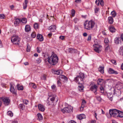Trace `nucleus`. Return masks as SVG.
I'll return each instance as SVG.
<instances>
[{"label":"nucleus","mask_w":123,"mask_h":123,"mask_svg":"<svg viewBox=\"0 0 123 123\" xmlns=\"http://www.w3.org/2000/svg\"><path fill=\"white\" fill-rule=\"evenodd\" d=\"M58 59L57 55L54 54L48 58V61L51 65H54L58 62Z\"/></svg>","instance_id":"f257e3e1"},{"label":"nucleus","mask_w":123,"mask_h":123,"mask_svg":"<svg viewBox=\"0 0 123 123\" xmlns=\"http://www.w3.org/2000/svg\"><path fill=\"white\" fill-rule=\"evenodd\" d=\"M49 97L48 98L46 102L47 104L49 105H55L58 101L57 99H55L56 97L51 95H49Z\"/></svg>","instance_id":"f03ea898"},{"label":"nucleus","mask_w":123,"mask_h":123,"mask_svg":"<svg viewBox=\"0 0 123 123\" xmlns=\"http://www.w3.org/2000/svg\"><path fill=\"white\" fill-rule=\"evenodd\" d=\"M85 78V75L84 73H80L79 75L77 76L75 78L74 80L76 83L78 84L83 85L84 83V79Z\"/></svg>","instance_id":"7ed1b4c3"},{"label":"nucleus","mask_w":123,"mask_h":123,"mask_svg":"<svg viewBox=\"0 0 123 123\" xmlns=\"http://www.w3.org/2000/svg\"><path fill=\"white\" fill-rule=\"evenodd\" d=\"M20 39L19 37L16 35H13L11 37V41L12 42L16 45H18L20 43Z\"/></svg>","instance_id":"20e7f679"},{"label":"nucleus","mask_w":123,"mask_h":123,"mask_svg":"<svg viewBox=\"0 0 123 123\" xmlns=\"http://www.w3.org/2000/svg\"><path fill=\"white\" fill-rule=\"evenodd\" d=\"M73 107L70 105H68L67 107H64L61 109V111L63 113H72L73 112Z\"/></svg>","instance_id":"39448f33"},{"label":"nucleus","mask_w":123,"mask_h":123,"mask_svg":"<svg viewBox=\"0 0 123 123\" xmlns=\"http://www.w3.org/2000/svg\"><path fill=\"white\" fill-rule=\"evenodd\" d=\"M118 110L116 109H110L109 110V113L112 117H117L118 114Z\"/></svg>","instance_id":"423d86ee"},{"label":"nucleus","mask_w":123,"mask_h":123,"mask_svg":"<svg viewBox=\"0 0 123 123\" xmlns=\"http://www.w3.org/2000/svg\"><path fill=\"white\" fill-rule=\"evenodd\" d=\"M98 87L95 84H94L91 86L90 87V89L92 91L94 92V93L96 95L97 93V92Z\"/></svg>","instance_id":"0eeeda50"},{"label":"nucleus","mask_w":123,"mask_h":123,"mask_svg":"<svg viewBox=\"0 0 123 123\" xmlns=\"http://www.w3.org/2000/svg\"><path fill=\"white\" fill-rule=\"evenodd\" d=\"M93 46L94 48V50L96 52L99 53L101 51L100 50V49L101 47V45L97 44L93 45Z\"/></svg>","instance_id":"6e6552de"},{"label":"nucleus","mask_w":123,"mask_h":123,"mask_svg":"<svg viewBox=\"0 0 123 123\" xmlns=\"http://www.w3.org/2000/svg\"><path fill=\"white\" fill-rule=\"evenodd\" d=\"M89 26H90V30H91L94 26L95 23L94 21L92 20L89 21L88 22Z\"/></svg>","instance_id":"1a4fd4ad"},{"label":"nucleus","mask_w":123,"mask_h":123,"mask_svg":"<svg viewBox=\"0 0 123 123\" xmlns=\"http://www.w3.org/2000/svg\"><path fill=\"white\" fill-rule=\"evenodd\" d=\"M118 90H120L123 88V84L120 82H118L116 85Z\"/></svg>","instance_id":"9d476101"},{"label":"nucleus","mask_w":123,"mask_h":123,"mask_svg":"<svg viewBox=\"0 0 123 123\" xmlns=\"http://www.w3.org/2000/svg\"><path fill=\"white\" fill-rule=\"evenodd\" d=\"M1 99L5 105H7L10 103V100L6 98H1Z\"/></svg>","instance_id":"9b49d317"},{"label":"nucleus","mask_w":123,"mask_h":123,"mask_svg":"<svg viewBox=\"0 0 123 123\" xmlns=\"http://www.w3.org/2000/svg\"><path fill=\"white\" fill-rule=\"evenodd\" d=\"M66 50L67 51L70 53H76L77 51V50L72 48H68Z\"/></svg>","instance_id":"f8f14e48"},{"label":"nucleus","mask_w":123,"mask_h":123,"mask_svg":"<svg viewBox=\"0 0 123 123\" xmlns=\"http://www.w3.org/2000/svg\"><path fill=\"white\" fill-rule=\"evenodd\" d=\"M39 110L42 112H43L45 110L44 106L41 104H39L38 105Z\"/></svg>","instance_id":"ddd939ff"},{"label":"nucleus","mask_w":123,"mask_h":123,"mask_svg":"<svg viewBox=\"0 0 123 123\" xmlns=\"http://www.w3.org/2000/svg\"><path fill=\"white\" fill-rule=\"evenodd\" d=\"M10 92L13 94H16V91L15 89H14V87L11 85L10 88Z\"/></svg>","instance_id":"4468645a"},{"label":"nucleus","mask_w":123,"mask_h":123,"mask_svg":"<svg viewBox=\"0 0 123 123\" xmlns=\"http://www.w3.org/2000/svg\"><path fill=\"white\" fill-rule=\"evenodd\" d=\"M108 71L110 74H118V73L116 71L114 70L113 69L111 68H109Z\"/></svg>","instance_id":"2eb2a0df"},{"label":"nucleus","mask_w":123,"mask_h":123,"mask_svg":"<svg viewBox=\"0 0 123 123\" xmlns=\"http://www.w3.org/2000/svg\"><path fill=\"white\" fill-rule=\"evenodd\" d=\"M87 21L84 23V27L85 29L87 30H90V26H89L88 23H87Z\"/></svg>","instance_id":"dca6fc26"},{"label":"nucleus","mask_w":123,"mask_h":123,"mask_svg":"<svg viewBox=\"0 0 123 123\" xmlns=\"http://www.w3.org/2000/svg\"><path fill=\"white\" fill-rule=\"evenodd\" d=\"M48 29L50 30V31L54 32L56 30L55 26L54 25H52L49 27Z\"/></svg>","instance_id":"f3484780"},{"label":"nucleus","mask_w":123,"mask_h":123,"mask_svg":"<svg viewBox=\"0 0 123 123\" xmlns=\"http://www.w3.org/2000/svg\"><path fill=\"white\" fill-rule=\"evenodd\" d=\"M109 30L112 33H114L115 32L116 29L113 26H110L109 27Z\"/></svg>","instance_id":"a211bd4d"},{"label":"nucleus","mask_w":123,"mask_h":123,"mask_svg":"<svg viewBox=\"0 0 123 123\" xmlns=\"http://www.w3.org/2000/svg\"><path fill=\"white\" fill-rule=\"evenodd\" d=\"M20 22L21 19L20 18H16L14 22V24L15 25H18Z\"/></svg>","instance_id":"6ab92c4d"},{"label":"nucleus","mask_w":123,"mask_h":123,"mask_svg":"<svg viewBox=\"0 0 123 123\" xmlns=\"http://www.w3.org/2000/svg\"><path fill=\"white\" fill-rule=\"evenodd\" d=\"M37 38L39 39L40 41H42L43 40V36L39 34H38L37 36Z\"/></svg>","instance_id":"aec40b11"},{"label":"nucleus","mask_w":123,"mask_h":123,"mask_svg":"<svg viewBox=\"0 0 123 123\" xmlns=\"http://www.w3.org/2000/svg\"><path fill=\"white\" fill-rule=\"evenodd\" d=\"M104 82V80L102 79H98L97 81L98 84L100 85H102Z\"/></svg>","instance_id":"412c9836"},{"label":"nucleus","mask_w":123,"mask_h":123,"mask_svg":"<svg viewBox=\"0 0 123 123\" xmlns=\"http://www.w3.org/2000/svg\"><path fill=\"white\" fill-rule=\"evenodd\" d=\"M117 117H123V112L119 111H118V114L117 115Z\"/></svg>","instance_id":"4be33fe9"},{"label":"nucleus","mask_w":123,"mask_h":123,"mask_svg":"<svg viewBox=\"0 0 123 123\" xmlns=\"http://www.w3.org/2000/svg\"><path fill=\"white\" fill-rule=\"evenodd\" d=\"M28 0H25L24 3H23V9H25L27 6Z\"/></svg>","instance_id":"5701e85b"},{"label":"nucleus","mask_w":123,"mask_h":123,"mask_svg":"<svg viewBox=\"0 0 123 123\" xmlns=\"http://www.w3.org/2000/svg\"><path fill=\"white\" fill-rule=\"evenodd\" d=\"M78 117L79 119L81 120L85 118L86 116L85 114H81L79 115Z\"/></svg>","instance_id":"b1692460"},{"label":"nucleus","mask_w":123,"mask_h":123,"mask_svg":"<svg viewBox=\"0 0 123 123\" xmlns=\"http://www.w3.org/2000/svg\"><path fill=\"white\" fill-rule=\"evenodd\" d=\"M99 71L102 74H103L104 73V67L100 66L98 68Z\"/></svg>","instance_id":"393cba45"},{"label":"nucleus","mask_w":123,"mask_h":123,"mask_svg":"<svg viewBox=\"0 0 123 123\" xmlns=\"http://www.w3.org/2000/svg\"><path fill=\"white\" fill-rule=\"evenodd\" d=\"M62 71L61 70H58L54 71V74L57 75H60L62 74Z\"/></svg>","instance_id":"a878e982"},{"label":"nucleus","mask_w":123,"mask_h":123,"mask_svg":"<svg viewBox=\"0 0 123 123\" xmlns=\"http://www.w3.org/2000/svg\"><path fill=\"white\" fill-rule=\"evenodd\" d=\"M108 22L110 24H112L113 22V19L111 17H109L108 18Z\"/></svg>","instance_id":"bb28decb"},{"label":"nucleus","mask_w":123,"mask_h":123,"mask_svg":"<svg viewBox=\"0 0 123 123\" xmlns=\"http://www.w3.org/2000/svg\"><path fill=\"white\" fill-rule=\"evenodd\" d=\"M29 86L31 87H32L34 89H35L37 87L36 85L34 83L30 82L29 83Z\"/></svg>","instance_id":"cd10ccee"},{"label":"nucleus","mask_w":123,"mask_h":123,"mask_svg":"<svg viewBox=\"0 0 123 123\" xmlns=\"http://www.w3.org/2000/svg\"><path fill=\"white\" fill-rule=\"evenodd\" d=\"M37 116L38 117V119L39 121L42 120L43 117L41 114L39 113H38L37 114Z\"/></svg>","instance_id":"c85d7f7f"},{"label":"nucleus","mask_w":123,"mask_h":123,"mask_svg":"<svg viewBox=\"0 0 123 123\" xmlns=\"http://www.w3.org/2000/svg\"><path fill=\"white\" fill-rule=\"evenodd\" d=\"M25 30L26 32H28L31 30V28L30 26L29 25H26L25 27Z\"/></svg>","instance_id":"c756f323"},{"label":"nucleus","mask_w":123,"mask_h":123,"mask_svg":"<svg viewBox=\"0 0 123 123\" xmlns=\"http://www.w3.org/2000/svg\"><path fill=\"white\" fill-rule=\"evenodd\" d=\"M120 37H116L115 38L114 40V43L116 44H118L119 43L120 41Z\"/></svg>","instance_id":"7c9ffc66"},{"label":"nucleus","mask_w":123,"mask_h":123,"mask_svg":"<svg viewBox=\"0 0 123 123\" xmlns=\"http://www.w3.org/2000/svg\"><path fill=\"white\" fill-rule=\"evenodd\" d=\"M59 78H60L66 80H68V78L67 77L63 75H60L59 76Z\"/></svg>","instance_id":"2f4dec72"},{"label":"nucleus","mask_w":123,"mask_h":123,"mask_svg":"<svg viewBox=\"0 0 123 123\" xmlns=\"http://www.w3.org/2000/svg\"><path fill=\"white\" fill-rule=\"evenodd\" d=\"M27 19L25 18H23L21 20V22L23 23L26 24L27 23Z\"/></svg>","instance_id":"473e14b6"},{"label":"nucleus","mask_w":123,"mask_h":123,"mask_svg":"<svg viewBox=\"0 0 123 123\" xmlns=\"http://www.w3.org/2000/svg\"><path fill=\"white\" fill-rule=\"evenodd\" d=\"M78 87V89L80 91H82L84 89V86L82 85H81L79 86Z\"/></svg>","instance_id":"72a5a7b5"},{"label":"nucleus","mask_w":123,"mask_h":123,"mask_svg":"<svg viewBox=\"0 0 123 123\" xmlns=\"http://www.w3.org/2000/svg\"><path fill=\"white\" fill-rule=\"evenodd\" d=\"M19 107L21 109L23 110L25 108V106L23 104H20L19 105Z\"/></svg>","instance_id":"f704fd0d"},{"label":"nucleus","mask_w":123,"mask_h":123,"mask_svg":"<svg viewBox=\"0 0 123 123\" xmlns=\"http://www.w3.org/2000/svg\"><path fill=\"white\" fill-rule=\"evenodd\" d=\"M111 14L113 17H115L117 13L114 11H113L111 12Z\"/></svg>","instance_id":"c9c22d12"},{"label":"nucleus","mask_w":123,"mask_h":123,"mask_svg":"<svg viewBox=\"0 0 123 123\" xmlns=\"http://www.w3.org/2000/svg\"><path fill=\"white\" fill-rule=\"evenodd\" d=\"M120 54L123 55V47H122L120 48L119 50Z\"/></svg>","instance_id":"e433bc0d"},{"label":"nucleus","mask_w":123,"mask_h":123,"mask_svg":"<svg viewBox=\"0 0 123 123\" xmlns=\"http://www.w3.org/2000/svg\"><path fill=\"white\" fill-rule=\"evenodd\" d=\"M51 88L54 91H56V86L55 85H52L51 86Z\"/></svg>","instance_id":"4c0bfd02"},{"label":"nucleus","mask_w":123,"mask_h":123,"mask_svg":"<svg viewBox=\"0 0 123 123\" xmlns=\"http://www.w3.org/2000/svg\"><path fill=\"white\" fill-rule=\"evenodd\" d=\"M7 114L8 115L10 116H12L13 115V114L12 111H8L7 113Z\"/></svg>","instance_id":"58836bf2"},{"label":"nucleus","mask_w":123,"mask_h":123,"mask_svg":"<svg viewBox=\"0 0 123 123\" xmlns=\"http://www.w3.org/2000/svg\"><path fill=\"white\" fill-rule=\"evenodd\" d=\"M31 47L28 44L27 45L26 51L27 52H29L30 51Z\"/></svg>","instance_id":"ea45409f"},{"label":"nucleus","mask_w":123,"mask_h":123,"mask_svg":"<svg viewBox=\"0 0 123 123\" xmlns=\"http://www.w3.org/2000/svg\"><path fill=\"white\" fill-rule=\"evenodd\" d=\"M18 90H22L23 89V87L22 86H20L18 87Z\"/></svg>","instance_id":"a19ab883"},{"label":"nucleus","mask_w":123,"mask_h":123,"mask_svg":"<svg viewBox=\"0 0 123 123\" xmlns=\"http://www.w3.org/2000/svg\"><path fill=\"white\" fill-rule=\"evenodd\" d=\"M46 75L44 74L41 77V78L42 80H45L46 79Z\"/></svg>","instance_id":"79ce46f5"},{"label":"nucleus","mask_w":123,"mask_h":123,"mask_svg":"<svg viewBox=\"0 0 123 123\" xmlns=\"http://www.w3.org/2000/svg\"><path fill=\"white\" fill-rule=\"evenodd\" d=\"M23 102L25 105H27L28 104L29 101L28 100L25 99L23 100Z\"/></svg>","instance_id":"37998d69"},{"label":"nucleus","mask_w":123,"mask_h":123,"mask_svg":"<svg viewBox=\"0 0 123 123\" xmlns=\"http://www.w3.org/2000/svg\"><path fill=\"white\" fill-rule=\"evenodd\" d=\"M36 62L37 63H39L41 61V60L40 58H38L36 60Z\"/></svg>","instance_id":"c03bdc74"},{"label":"nucleus","mask_w":123,"mask_h":123,"mask_svg":"<svg viewBox=\"0 0 123 123\" xmlns=\"http://www.w3.org/2000/svg\"><path fill=\"white\" fill-rule=\"evenodd\" d=\"M75 11L74 10L72 9L71 11V13L73 17L74 16L75 14Z\"/></svg>","instance_id":"a18cd8bd"},{"label":"nucleus","mask_w":123,"mask_h":123,"mask_svg":"<svg viewBox=\"0 0 123 123\" xmlns=\"http://www.w3.org/2000/svg\"><path fill=\"white\" fill-rule=\"evenodd\" d=\"M100 89L101 91V92L102 93H104V91L103 87L102 86H101L100 87Z\"/></svg>","instance_id":"49530a36"},{"label":"nucleus","mask_w":123,"mask_h":123,"mask_svg":"<svg viewBox=\"0 0 123 123\" xmlns=\"http://www.w3.org/2000/svg\"><path fill=\"white\" fill-rule=\"evenodd\" d=\"M96 99L97 100L99 101H100L102 99L100 97V96L97 97Z\"/></svg>","instance_id":"de8ad7c7"},{"label":"nucleus","mask_w":123,"mask_h":123,"mask_svg":"<svg viewBox=\"0 0 123 123\" xmlns=\"http://www.w3.org/2000/svg\"><path fill=\"white\" fill-rule=\"evenodd\" d=\"M5 18V16L3 14H0V18L1 19H4Z\"/></svg>","instance_id":"09e8293b"},{"label":"nucleus","mask_w":123,"mask_h":123,"mask_svg":"<svg viewBox=\"0 0 123 123\" xmlns=\"http://www.w3.org/2000/svg\"><path fill=\"white\" fill-rule=\"evenodd\" d=\"M109 41L108 40V39L107 38H105L104 40V42L106 44H107Z\"/></svg>","instance_id":"8fccbe9b"},{"label":"nucleus","mask_w":123,"mask_h":123,"mask_svg":"<svg viewBox=\"0 0 123 123\" xmlns=\"http://www.w3.org/2000/svg\"><path fill=\"white\" fill-rule=\"evenodd\" d=\"M34 28L35 29H37L38 28V25L37 24L35 23L34 24Z\"/></svg>","instance_id":"3c124183"},{"label":"nucleus","mask_w":123,"mask_h":123,"mask_svg":"<svg viewBox=\"0 0 123 123\" xmlns=\"http://www.w3.org/2000/svg\"><path fill=\"white\" fill-rule=\"evenodd\" d=\"M99 8H96L94 9L95 12V13H97L98 11Z\"/></svg>","instance_id":"603ef678"},{"label":"nucleus","mask_w":123,"mask_h":123,"mask_svg":"<svg viewBox=\"0 0 123 123\" xmlns=\"http://www.w3.org/2000/svg\"><path fill=\"white\" fill-rule=\"evenodd\" d=\"M37 52L38 53H40V52L41 51V49L38 47H37Z\"/></svg>","instance_id":"864d4df0"},{"label":"nucleus","mask_w":123,"mask_h":123,"mask_svg":"<svg viewBox=\"0 0 123 123\" xmlns=\"http://www.w3.org/2000/svg\"><path fill=\"white\" fill-rule=\"evenodd\" d=\"M91 35H88V38L87 39V40L90 41L91 40Z\"/></svg>","instance_id":"5fc2aeb1"},{"label":"nucleus","mask_w":123,"mask_h":123,"mask_svg":"<svg viewBox=\"0 0 123 123\" xmlns=\"http://www.w3.org/2000/svg\"><path fill=\"white\" fill-rule=\"evenodd\" d=\"M57 84L58 86H60L61 85V84L60 81L59 80H58L57 81Z\"/></svg>","instance_id":"6e6d98bb"},{"label":"nucleus","mask_w":123,"mask_h":123,"mask_svg":"<svg viewBox=\"0 0 123 123\" xmlns=\"http://www.w3.org/2000/svg\"><path fill=\"white\" fill-rule=\"evenodd\" d=\"M79 21L78 19L77 18H75L74 19V21L75 23H77Z\"/></svg>","instance_id":"4d7b16f0"},{"label":"nucleus","mask_w":123,"mask_h":123,"mask_svg":"<svg viewBox=\"0 0 123 123\" xmlns=\"http://www.w3.org/2000/svg\"><path fill=\"white\" fill-rule=\"evenodd\" d=\"M106 115L107 117L108 118H109L110 117H112L111 116L110 114L109 113H106Z\"/></svg>","instance_id":"13d9d810"},{"label":"nucleus","mask_w":123,"mask_h":123,"mask_svg":"<svg viewBox=\"0 0 123 123\" xmlns=\"http://www.w3.org/2000/svg\"><path fill=\"white\" fill-rule=\"evenodd\" d=\"M85 106V105L81 104V106L80 107V111H82L83 109L84 108Z\"/></svg>","instance_id":"bf43d9fd"},{"label":"nucleus","mask_w":123,"mask_h":123,"mask_svg":"<svg viewBox=\"0 0 123 123\" xmlns=\"http://www.w3.org/2000/svg\"><path fill=\"white\" fill-rule=\"evenodd\" d=\"M31 36L33 38H35L36 36V35L34 33L32 32L31 34Z\"/></svg>","instance_id":"052dcab7"},{"label":"nucleus","mask_w":123,"mask_h":123,"mask_svg":"<svg viewBox=\"0 0 123 123\" xmlns=\"http://www.w3.org/2000/svg\"><path fill=\"white\" fill-rule=\"evenodd\" d=\"M95 2L97 6H98L99 5V1L98 0H96Z\"/></svg>","instance_id":"680f3d73"},{"label":"nucleus","mask_w":123,"mask_h":123,"mask_svg":"<svg viewBox=\"0 0 123 123\" xmlns=\"http://www.w3.org/2000/svg\"><path fill=\"white\" fill-rule=\"evenodd\" d=\"M65 37L64 36H61L59 38L60 39L62 40H63L64 38Z\"/></svg>","instance_id":"e2e57ef3"},{"label":"nucleus","mask_w":123,"mask_h":123,"mask_svg":"<svg viewBox=\"0 0 123 123\" xmlns=\"http://www.w3.org/2000/svg\"><path fill=\"white\" fill-rule=\"evenodd\" d=\"M86 104V102L85 100H83L82 101V103L81 104L82 105H85Z\"/></svg>","instance_id":"0e129e2a"},{"label":"nucleus","mask_w":123,"mask_h":123,"mask_svg":"<svg viewBox=\"0 0 123 123\" xmlns=\"http://www.w3.org/2000/svg\"><path fill=\"white\" fill-rule=\"evenodd\" d=\"M109 45H108L105 48V50L106 51H107L109 49Z\"/></svg>","instance_id":"69168bd1"},{"label":"nucleus","mask_w":123,"mask_h":123,"mask_svg":"<svg viewBox=\"0 0 123 123\" xmlns=\"http://www.w3.org/2000/svg\"><path fill=\"white\" fill-rule=\"evenodd\" d=\"M113 63L114 65H116L117 63L114 60H112L111 61Z\"/></svg>","instance_id":"338daca9"},{"label":"nucleus","mask_w":123,"mask_h":123,"mask_svg":"<svg viewBox=\"0 0 123 123\" xmlns=\"http://www.w3.org/2000/svg\"><path fill=\"white\" fill-rule=\"evenodd\" d=\"M75 2L77 3H80L81 2V0H75Z\"/></svg>","instance_id":"774afa93"}]
</instances>
